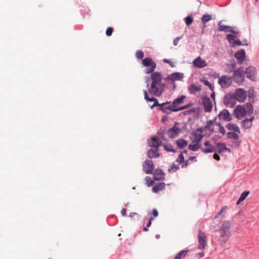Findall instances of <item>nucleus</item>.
Returning a JSON list of instances; mask_svg holds the SVG:
<instances>
[{"label": "nucleus", "instance_id": "obj_1", "mask_svg": "<svg viewBox=\"0 0 259 259\" xmlns=\"http://www.w3.org/2000/svg\"><path fill=\"white\" fill-rule=\"evenodd\" d=\"M151 79L152 80V83L148 89L149 93L155 96H160L165 87L164 84L161 83V74L158 72L152 73L151 75Z\"/></svg>", "mask_w": 259, "mask_h": 259}, {"label": "nucleus", "instance_id": "obj_2", "mask_svg": "<svg viewBox=\"0 0 259 259\" xmlns=\"http://www.w3.org/2000/svg\"><path fill=\"white\" fill-rule=\"evenodd\" d=\"M230 223L229 221H225L222 225L220 229V237L219 242L221 246H224L229 240L230 237Z\"/></svg>", "mask_w": 259, "mask_h": 259}, {"label": "nucleus", "instance_id": "obj_3", "mask_svg": "<svg viewBox=\"0 0 259 259\" xmlns=\"http://www.w3.org/2000/svg\"><path fill=\"white\" fill-rule=\"evenodd\" d=\"M142 64L145 67H147L145 70L146 74H150L153 72L156 67V64L153 61L151 58H146L142 60Z\"/></svg>", "mask_w": 259, "mask_h": 259}, {"label": "nucleus", "instance_id": "obj_4", "mask_svg": "<svg viewBox=\"0 0 259 259\" xmlns=\"http://www.w3.org/2000/svg\"><path fill=\"white\" fill-rule=\"evenodd\" d=\"M218 83L222 88L226 89L229 87L232 82V78L228 75L218 76Z\"/></svg>", "mask_w": 259, "mask_h": 259}, {"label": "nucleus", "instance_id": "obj_5", "mask_svg": "<svg viewBox=\"0 0 259 259\" xmlns=\"http://www.w3.org/2000/svg\"><path fill=\"white\" fill-rule=\"evenodd\" d=\"M197 237L198 238V248L203 250L205 248L207 244V237L205 234L199 230L198 232Z\"/></svg>", "mask_w": 259, "mask_h": 259}, {"label": "nucleus", "instance_id": "obj_6", "mask_svg": "<svg viewBox=\"0 0 259 259\" xmlns=\"http://www.w3.org/2000/svg\"><path fill=\"white\" fill-rule=\"evenodd\" d=\"M234 96L238 102H243L247 98V93L243 89L238 88L236 90Z\"/></svg>", "mask_w": 259, "mask_h": 259}, {"label": "nucleus", "instance_id": "obj_7", "mask_svg": "<svg viewBox=\"0 0 259 259\" xmlns=\"http://www.w3.org/2000/svg\"><path fill=\"white\" fill-rule=\"evenodd\" d=\"M243 72V69L241 68H238L234 71V77L237 82L240 83L244 80V76Z\"/></svg>", "mask_w": 259, "mask_h": 259}, {"label": "nucleus", "instance_id": "obj_8", "mask_svg": "<svg viewBox=\"0 0 259 259\" xmlns=\"http://www.w3.org/2000/svg\"><path fill=\"white\" fill-rule=\"evenodd\" d=\"M234 115L238 119H241L246 115L245 109L243 106L238 105L234 110Z\"/></svg>", "mask_w": 259, "mask_h": 259}, {"label": "nucleus", "instance_id": "obj_9", "mask_svg": "<svg viewBox=\"0 0 259 259\" xmlns=\"http://www.w3.org/2000/svg\"><path fill=\"white\" fill-rule=\"evenodd\" d=\"M177 124L176 123L173 127L168 130L167 135L169 138L174 139L177 137L181 132L180 128L176 126Z\"/></svg>", "mask_w": 259, "mask_h": 259}, {"label": "nucleus", "instance_id": "obj_10", "mask_svg": "<svg viewBox=\"0 0 259 259\" xmlns=\"http://www.w3.org/2000/svg\"><path fill=\"white\" fill-rule=\"evenodd\" d=\"M218 117L220 120L225 121H230L232 119L231 114L227 109H224L221 111L218 115Z\"/></svg>", "mask_w": 259, "mask_h": 259}, {"label": "nucleus", "instance_id": "obj_11", "mask_svg": "<svg viewBox=\"0 0 259 259\" xmlns=\"http://www.w3.org/2000/svg\"><path fill=\"white\" fill-rule=\"evenodd\" d=\"M206 148H201V150L204 153L214 152L216 151L215 147L212 145L208 141H206L203 144Z\"/></svg>", "mask_w": 259, "mask_h": 259}, {"label": "nucleus", "instance_id": "obj_12", "mask_svg": "<svg viewBox=\"0 0 259 259\" xmlns=\"http://www.w3.org/2000/svg\"><path fill=\"white\" fill-rule=\"evenodd\" d=\"M170 103V102L168 101L162 103L161 104H160V107L159 108V109L163 111V112L167 114L170 113L171 112H174L173 110L175 109V108L172 104L166 106L167 104H169Z\"/></svg>", "mask_w": 259, "mask_h": 259}, {"label": "nucleus", "instance_id": "obj_13", "mask_svg": "<svg viewBox=\"0 0 259 259\" xmlns=\"http://www.w3.org/2000/svg\"><path fill=\"white\" fill-rule=\"evenodd\" d=\"M202 102L205 111L206 112H211L213 106L211 100L207 97H204L202 98Z\"/></svg>", "mask_w": 259, "mask_h": 259}, {"label": "nucleus", "instance_id": "obj_14", "mask_svg": "<svg viewBox=\"0 0 259 259\" xmlns=\"http://www.w3.org/2000/svg\"><path fill=\"white\" fill-rule=\"evenodd\" d=\"M154 168V165L151 160H146L143 165V170L147 174H151Z\"/></svg>", "mask_w": 259, "mask_h": 259}, {"label": "nucleus", "instance_id": "obj_15", "mask_svg": "<svg viewBox=\"0 0 259 259\" xmlns=\"http://www.w3.org/2000/svg\"><path fill=\"white\" fill-rule=\"evenodd\" d=\"M236 100L234 96H226L224 99V103L227 107H233L235 106Z\"/></svg>", "mask_w": 259, "mask_h": 259}, {"label": "nucleus", "instance_id": "obj_16", "mask_svg": "<svg viewBox=\"0 0 259 259\" xmlns=\"http://www.w3.org/2000/svg\"><path fill=\"white\" fill-rule=\"evenodd\" d=\"M194 66L198 68H204L207 65L206 62L200 56L193 61Z\"/></svg>", "mask_w": 259, "mask_h": 259}, {"label": "nucleus", "instance_id": "obj_17", "mask_svg": "<svg viewBox=\"0 0 259 259\" xmlns=\"http://www.w3.org/2000/svg\"><path fill=\"white\" fill-rule=\"evenodd\" d=\"M218 30L220 31H224L225 32H231L234 34H237L238 33L233 30L232 27L229 26L224 25L222 24L221 22H220L218 24Z\"/></svg>", "mask_w": 259, "mask_h": 259}, {"label": "nucleus", "instance_id": "obj_18", "mask_svg": "<svg viewBox=\"0 0 259 259\" xmlns=\"http://www.w3.org/2000/svg\"><path fill=\"white\" fill-rule=\"evenodd\" d=\"M235 57L239 63H242L245 59V52L244 50L241 49L236 52Z\"/></svg>", "mask_w": 259, "mask_h": 259}, {"label": "nucleus", "instance_id": "obj_19", "mask_svg": "<svg viewBox=\"0 0 259 259\" xmlns=\"http://www.w3.org/2000/svg\"><path fill=\"white\" fill-rule=\"evenodd\" d=\"M144 98L147 101L152 102L153 101L154 103L153 104V105L151 106V108H153L154 107L159 106V108L160 107V104L158 102V100L157 99L153 98V97H149L148 95V93L147 91H144Z\"/></svg>", "mask_w": 259, "mask_h": 259}, {"label": "nucleus", "instance_id": "obj_20", "mask_svg": "<svg viewBox=\"0 0 259 259\" xmlns=\"http://www.w3.org/2000/svg\"><path fill=\"white\" fill-rule=\"evenodd\" d=\"M245 74L246 77L253 80L255 78V69L252 67H249L246 68Z\"/></svg>", "mask_w": 259, "mask_h": 259}, {"label": "nucleus", "instance_id": "obj_21", "mask_svg": "<svg viewBox=\"0 0 259 259\" xmlns=\"http://www.w3.org/2000/svg\"><path fill=\"white\" fill-rule=\"evenodd\" d=\"M204 136V135L199 132V131H194L191 133L190 137L196 140L197 142H201Z\"/></svg>", "mask_w": 259, "mask_h": 259}, {"label": "nucleus", "instance_id": "obj_22", "mask_svg": "<svg viewBox=\"0 0 259 259\" xmlns=\"http://www.w3.org/2000/svg\"><path fill=\"white\" fill-rule=\"evenodd\" d=\"M162 144L161 141L157 137L151 138V142L150 143L149 145L152 147L157 148L159 147Z\"/></svg>", "mask_w": 259, "mask_h": 259}, {"label": "nucleus", "instance_id": "obj_23", "mask_svg": "<svg viewBox=\"0 0 259 259\" xmlns=\"http://www.w3.org/2000/svg\"><path fill=\"white\" fill-rule=\"evenodd\" d=\"M183 77V74L182 73H179V72H175L174 73L171 74L170 75H169L167 76V79L168 80H170L172 81H174L175 80H181Z\"/></svg>", "mask_w": 259, "mask_h": 259}, {"label": "nucleus", "instance_id": "obj_24", "mask_svg": "<svg viewBox=\"0 0 259 259\" xmlns=\"http://www.w3.org/2000/svg\"><path fill=\"white\" fill-rule=\"evenodd\" d=\"M216 145L218 147L217 151L220 153L224 152V151H228L230 152V149L227 147L225 144L223 143H217Z\"/></svg>", "mask_w": 259, "mask_h": 259}, {"label": "nucleus", "instance_id": "obj_25", "mask_svg": "<svg viewBox=\"0 0 259 259\" xmlns=\"http://www.w3.org/2000/svg\"><path fill=\"white\" fill-rule=\"evenodd\" d=\"M147 155L150 158H157L159 156V153L157 148L155 149L151 148L149 149L147 153Z\"/></svg>", "mask_w": 259, "mask_h": 259}, {"label": "nucleus", "instance_id": "obj_26", "mask_svg": "<svg viewBox=\"0 0 259 259\" xmlns=\"http://www.w3.org/2000/svg\"><path fill=\"white\" fill-rule=\"evenodd\" d=\"M164 173L161 169H156L154 173L155 180H162L164 179Z\"/></svg>", "mask_w": 259, "mask_h": 259}, {"label": "nucleus", "instance_id": "obj_27", "mask_svg": "<svg viewBox=\"0 0 259 259\" xmlns=\"http://www.w3.org/2000/svg\"><path fill=\"white\" fill-rule=\"evenodd\" d=\"M253 119V117L247 118L242 121V127L244 129H248L252 125V122Z\"/></svg>", "mask_w": 259, "mask_h": 259}, {"label": "nucleus", "instance_id": "obj_28", "mask_svg": "<svg viewBox=\"0 0 259 259\" xmlns=\"http://www.w3.org/2000/svg\"><path fill=\"white\" fill-rule=\"evenodd\" d=\"M226 127L228 130L232 131L238 133H240V128L236 124L229 123L226 125Z\"/></svg>", "mask_w": 259, "mask_h": 259}, {"label": "nucleus", "instance_id": "obj_29", "mask_svg": "<svg viewBox=\"0 0 259 259\" xmlns=\"http://www.w3.org/2000/svg\"><path fill=\"white\" fill-rule=\"evenodd\" d=\"M201 90V88L200 85H196L194 84H191L189 87V91L190 94H195L196 93L200 91Z\"/></svg>", "mask_w": 259, "mask_h": 259}, {"label": "nucleus", "instance_id": "obj_30", "mask_svg": "<svg viewBox=\"0 0 259 259\" xmlns=\"http://www.w3.org/2000/svg\"><path fill=\"white\" fill-rule=\"evenodd\" d=\"M165 189V184L164 183H160L156 184L152 188V190L155 193H158Z\"/></svg>", "mask_w": 259, "mask_h": 259}, {"label": "nucleus", "instance_id": "obj_31", "mask_svg": "<svg viewBox=\"0 0 259 259\" xmlns=\"http://www.w3.org/2000/svg\"><path fill=\"white\" fill-rule=\"evenodd\" d=\"M186 98L185 96H181L179 98H178L174 100L172 102V105L175 108H176L178 107L179 105L181 104L183 102L184 99Z\"/></svg>", "mask_w": 259, "mask_h": 259}, {"label": "nucleus", "instance_id": "obj_32", "mask_svg": "<svg viewBox=\"0 0 259 259\" xmlns=\"http://www.w3.org/2000/svg\"><path fill=\"white\" fill-rule=\"evenodd\" d=\"M176 143L178 147L180 149L186 147L188 144L187 141L183 139H179L178 140H177Z\"/></svg>", "mask_w": 259, "mask_h": 259}, {"label": "nucleus", "instance_id": "obj_33", "mask_svg": "<svg viewBox=\"0 0 259 259\" xmlns=\"http://www.w3.org/2000/svg\"><path fill=\"white\" fill-rule=\"evenodd\" d=\"M244 109H245L246 114H252L253 112V106L250 103H247L243 105Z\"/></svg>", "mask_w": 259, "mask_h": 259}, {"label": "nucleus", "instance_id": "obj_34", "mask_svg": "<svg viewBox=\"0 0 259 259\" xmlns=\"http://www.w3.org/2000/svg\"><path fill=\"white\" fill-rule=\"evenodd\" d=\"M201 148V144H190L188 146L189 150L196 151Z\"/></svg>", "mask_w": 259, "mask_h": 259}, {"label": "nucleus", "instance_id": "obj_35", "mask_svg": "<svg viewBox=\"0 0 259 259\" xmlns=\"http://www.w3.org/2000/svg\"><path fill=\"white\" fill-rule=\"evenodd\" d=\"M249 193V192L247 191L243 192L241 194L239 198L238 199V200L237 202V204L238 205L240 203V202H241V201H243L244 199H245V198L248 195Z\"/></svg>", "mask_w": 259, "mask_h": 259}, {"label": "nucleus", "instance_id": "obj_36", "mask_svg": "<svg viewBox=\"0 0 259 259\" xmlns=\"http://www.w3.org/2000/svg\"><path fill=\"white\" fill-rule=\"evenodd\" d=\"M212 19V17L209 14H204L201 18V20L203 24H205L206 22Z\"/></svg>", "mask_w": 259, "mask_h": 259}, {"label": "nucleus", "instance_id": "obj_37", "mask_svg": "<svg viewBox=\"0 0 259 259\" xmlns=\"http://www.w3.org/2000/svg\"><path fill=\"white\" fill-rule=\"evenodd\" d=\"M227 138L233 140H237L239 138L238 135L234 132H228L227 134Z\"/></svg>", "mask_w": 259, "mask_h": 259}, {"label": "nucleus", "instance_id": "obj_38", "mask_svg": "<svg viewBox=\"0 0 259 259\" xmlns=\"http://www.w3.org/2000/svg\"><path fill=\"white\" fill-rule=\"evenodd\" d=\"M164 149L167 152H175L176 150L170 144H164L163 145Z\"/></svg>", "mask_w": 259, "mask_h": 259}, {"label": "nucleus", "instance_id": "obj_39", "mask_svg": "<svg viewBox=\"0 0 259 259\" xmlns=\"http://www.w3.org/2000/svg\"><path fill=\"white\" fill-rule=\"evenodd\" d=\"M227 209V206H223L222 207L221 211L215 216V217L214 218V221H215L216 220V219H218L220 215H223V216H224V214L225 213L226 210Z\"/></svg>", "mask_w": 259, "mask_h": 259}, {"label": "nucleus", "instance_id": "obj_40", "mask_svg": "<svg viewBox=\"0 0 259 259\" xmlns=\"http://www.w3.org/2000/svg\"><path fill=\"white\" fill-rule=\"evenodd\" d=\"M188 251V249L182 250L177 254V256L179 259H182L186 255Z\"/></svg>", "mask_w": 259, "mask_h": 259}, {"label": "nucleus", "instance_id": "obj_41", "mask_svg": "<svg viewBox=\"0 0 259 259\" xmlns=\"http://www.w3.org/2000/svg\"><path fill=\"white\" fill-rule=\"evenodd\" d=\"M227 39L229 41V42L233 45L234 43V40H236L235 36L233 34H227Z\"/></svg>", "mask_w": 259, "mask_h": 259}, {"label": "nucleus", "instance_id": "obj_42", "mask_svg": "<svg viewBox=\"0 0 259 259\" xmlns=\"http://www.w3.org/2000/svg\"><path fill=\"white\" fill-rule=\"evenodd\" d=\"M179 168V166L176 164H172L170 168L168 169V171L169 172H174L176 171Z\"/></svg>", "mask_w": 259, "mask_h": 259}, {"label": "nucleus", "instance_id": "obj_43", "mask_svg": "<svg viewBox=\"0 0 259 259\" xmlns=\"http://www.w3.org/2000/svg\"><path fill=\"white\" fill-rule=\"evenodd\" d=\"M186 25L189 26L193 22V18L191 16H187L185 18Z\"/></svg>", "mask_w": 259, "mask_h": 259}, {"label": "nucleus", "instance_id": "obj_44", "mask_svg": "<svg viewBox=\"0 0 259 259\" xmlns=\"http://www.w3.org/2000/svg\"><path fill=\"white\" fill-rule=\"evenodd\" d=\"M201 81L203 82L205 85L208 86L210 90L213 91V87L212 84L207 80L201 79Z\"/></svg>", "mask_w": 259, "mask_h": 259}, {"label": "nucleus", "instance_id": "obj_45", "mask_svg": "<svg viewBox=\"0 0 259 259\" xmlns=\"http://www.w3.org/2000/svg\"><path fill=\"white\" fill-rule=\"evenodd\" d=\"M177 161L180 164L184 162V157L183 153H181L177 159Z\"/></svg>", "mask_w": 259, "mask_h": 259}, {"label": "nucleus", "instance_id": "obj_46", "mask_svg": "<svg viewBox=\"0 0 259 259\" xmlns=\"http://www.w3.org/2000/svg\"><path fill=\"white\" fill-rule=\"evenodd\" d=\"M145 180L146 181L147 185L148 187H150L152 185H153L154 182L151 180V178L149 177H146Z\"/></svg>", "mask_w": 259, "mask_h": 259}, {"label": "nucleus", "instance_id": "obj_47", "mask_svg": "<svg viewBox=\"0 0 259 259\" xmlns=\"http://www.w3.org/2000/svg\"><path fill=\"white\" fill-rule=\"evenodd\" d=\"M217 118H215L213 120H210L206 122V125L205 127H209L210 126H213V124L214 123L215 121H216Z\"/></svg>", "mask_w": 259, "mask_h": 259}, {"label": "nucleus", "instance_id": "obj_48", "mask_svg": "<svg viewBox=\"0 0 259 259\" xmlns=\"http://www.w3.org/2000/svg\"><path fill=\"white\" fill-rule=\"evenodd\" d=\"M136 57L138 59H142L144 57V53L142 51H138L136 53Z\"/></svg>", "mask_w": 259, "mask_h": 259}, {"label": "nucleus", "instance_id": "obj_49", "mask_svg": "<svg viewBox=\"0 0 259 259\" xmlns=\"http://www.w3.org/2000/svg\"><path fill=\"white\" fill-rule=\"evenodd\" d=\"M113 31V28L111 27H109L106 29V34L108 36H111L112 34Z\"/></svg>", "mask_w": 259, "mask_h": 259}, {"label": "nucleus", "instance_id": "obj_50", "mask_svg": "<svg viewBox=\"0 0 259 259\" xmlns=\"http://www.w3.org/2000/svg\"><path fill=\"white\" fill-rule=\"evenodd\" d=\"M163 61L164 62V63H168L169 64L171 67H174L175 66V64H174V63L171 61H169L168 59H164L163 60Z\"/></svg>", "mask_w": 259, "mask_h": 259}, {"label": "nucleus", "instance_id": "obj_51", "mask_svg": "<svg viewBox=\"0 0 259 259\" xmlns=\"http://www.w3.org/2000/svg\"><path fill=\"white\" fill-rule=\"evenodd\" d=\"M152 213L153 217L155 218L158 217V212L157 210L155 208L153 209V210L152 211Z\"/></svg>", "mask_w": 259, "mask_h": 259}, {"label": "nucleus", "instance_id": "obj_52", "mask_svg": "<svg viewBox=\"0 0 259 259\" xmlns=\"http://www.w3.org/2000/svg\"><path fill=\"white\" fill-rule=\"evenodd\" d=\"M181 38V37H176L174 40V45L175 46H177L178 45V42Z\"/></svg>", "mask_w": 259, "mask_h": 259}, {"label": "nucleus", "instance_id": "obj_53", "mask_svg": "<svg viewBox=\"0 0 259 259\" xmlns=\"http://www.w3.org/2000/svg\"><path fill=\"white\" fill-rule=\"evenodd\" d=\"M219 132L221 134L224 135L226 134V131L224 127V126H221L219 127Z\"/></svg>", "mask_w": 259, "mask_h": 259}, {"label": "nucleus", "instance_id": "obj_54", "mask_svg": "<svg viewBox=\"0 0 259 259\" xmlns=\"http://www.w3.org/2000/svg\"><path fill=\"white\" fill-rule=\"evenodd\" d=\"M185 109H186V107H184V106H181L180 107H179V108L177 107V108H175V109H174L173 111L174 112H177V111L184 110Z\"/></svg>", "mask_w": 259, "mask_h": 259}, {"label": "nucleus", "instance_id": "obj_55", "mask_svg": "<svg viewBox=\"0 0 259 259\" xmlns=\"http://www.w3.org/2000/svg\"><path fill=\"white\" fill-rule=\"evenodd\" d=\"M204 128L207 129L210 133V134H212L213 132L214 128L213 126H210L209 127H205Z\"/></svg>", "mask_w": 259, "mask_h": 259}, {"label": "nucleus", "instance_id": "obj_56", "mask_svg": "<svg viewBox=\"0 0 259 259\" xmlns=\"http://www.w3.org/2000/svg\"><path fill=\"white\" fill-rule=\"evenodd\" d=\"M213 157L215 160L219 161L220 160V157L217 153H214L213 155Z\"/></svg>", "mask_w": 259, "mask_h": 259}, {"label": "nucleus", "instance_id": "obj_57", "mask_svg": "<svg viewBox=\"0 0 259 259\" xmlns=\"http://www.w3.org/2000/svg\"><path fill=\"white\" fill-rule=\"evenodd\" d=\"M153 220V218L151 217L150 219H149V221L148 222V223H147V225H146V226L147 227H150V226L151 225V223H152V221Z\"/></svg>", "mask_w": 259, "mask_h": 259}, {"label": "nucleus", "instance_id": "obj_58", "mask_svg": "<svg viewBox=\"0 0 259 259\" xmlns=\"http://www.w3.org/2000/svg\"><path fill=\"white\" fill-rule=\"evenodd\" d=\"M190 139L191 140V144H201L200 142H197L196 140H194L192 138L190 137Z\"/></svg>", "mask_w": 259, "mask_h": 259}, {"label": "nucleus", "instance_id": "obj_59", "mask_svg": "<svg viewBox=\"0 0 259 259\" xmlns=\"http://www.w3.org/2000/svg\"><path fill=\"white\" fill-rule=\"evenodd\" d=\"M237 45H241V42L238 39L234 40V43L233 44V46H237Z\"/></svg>", "mask_w": 259, "mask_h": 259}, {"label": "nucleus", "instance_id": "obj_60", "mask_svg": "<svg viewBox=\"0 0 259 259\" xmlns=\"http://www.w3.org/2000/svg\"><path fill=\"white\" fill-rule=\"evenodd\" d=\"M126 208H122V209L121 210V214L123 215V216H125L126 215Z\"/></svg>", "mask_w": 259, "mask_h": 259}, {"label": "nucleus", "instance_id": "obj_61", "mask_svg": "<svg viewBox=\"0 0 259 259\" xmlns=\"http://www.w3.org/2000/svg\"><path fill=\"white\" fill-rule=\"evenodd\" d=\"M196 255L198 256L199 258H201V257H202L204 256V253L203 252H201V253H197L196 254Z\"/></svg>", "mask_w": 259, "mask_h": 259}, {"label": "nucleus", "instance_id": "obj_62", "mask_svg": "<svg viewBox=\"0 0 259 259\" xmlns=\"http://www.w3.org/2000/svg\"><path fill=\"white\" fill-rule=\"evenodd\" d=\"M196 131H199V132L202 133V134H203L204 129L203 128H198Z\"/></svg>", "mask_w": 259, "mask_h": 259}, {"label": "nucleus", "instance_id": "obj_63", "mask_svg": "<svg viewBox=\"0 0 259 259\" xmlns=\"http://www.w3.org/2000/svg\"><path fill=\"white\" fill-rule=\"evenodd\" d=\"M183 164L182 165V167H186L187 165H188V161H184V162H183Z\"/></svg>", "mask_w": 259, "mask_h": 259}, {"label": "nucleus", "instance_id": "obj_64", "mask_svg": "<svg viewBox=\"0 0 259 259\" xmlns=\"http://www.w3.org/2000/svg\"><path fill=\"white\" fill-rule=\"evenodd\" d=\"M214 123H215L217 125H218V126H219V127H220L222 126V125H221V122H215V121Z\"/></svg>", "mask_w": 259, "mask_h": 259}]
</instances>
